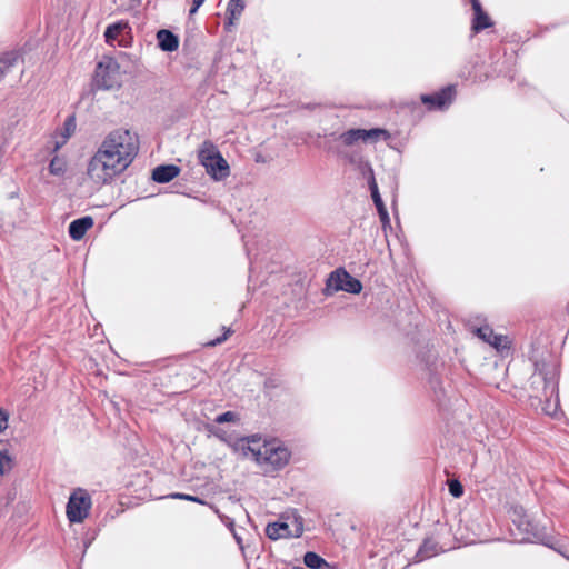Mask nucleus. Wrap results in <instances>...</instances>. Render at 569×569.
Here are the masks:
<instances>
[{
	"mask_svg": "<svg viewBox=\"0 0 569 569\" xmlns=\"http://www.w3.org/2000/svg\"><path fill=\"white\" fill-rule=\"evenodd\" d=\"M138 150L137 134L127 129L110 132L88 163L89 178L97 184L108 183L131 164Z\"/></svg>",
	"mask_w": 569,
	"mask_h": 569,
	"instance_id": "nucleus-1",
	"label": "nucleus"
},
{
	"mask_svg": "<svg viewBox=\"0 0 569 569\" xmlns=\"http://www.w3.org/2000/svg\"><path fill=\"white\" fill-rule=\"evenodd\" d=\"M239 443L243 453L251 452L254 460L263 467L266 473L282 469L288 465L291 457L288 448L276 441L264 442L258 448L252 447L248 438L240 439Z\"/></svg>",
	"mask_w": 569,
	"mask_h": 569,
	"instance_id": "nucleus-2",
	"label": "nucleus"
},
{
	"mask_svg": "<svg viewBox=\"0 0 569 569\" xmlns=\"http://www.w3.org/2000/svg\"><path fill=\"white\" fill-rule=\"evenodd\" d=\"M558 365L553 361H536L532 385L542 383V392L546 398L543 411L548 416H555L559 406L558 400Z\"/></svg>",
	"mask_w": 569,
	"mask_h": 569,
	"instance_id": "nucleus-3",
	"label": "nucleus"
},
{
	"mask_svg": "<svg viewBox=\"0 0 569 569\" xmlns=\"http://www.w3.org/2000/svg\"><path fill=\"white\" fill-rule=\"evenodd\" d=\"M512 535L520 542H540L548 545L549 536L545 528L531 521L521 507H516L511 515Z\"/></svg>",
	"mask_w": 569,
	"mask_h": 569,
	"instance_id": "nucleus-4",
	"label": "nucleus"
},
{
	"mask_svg": "<svg viewBox=\"0 0 569 569\" xmlns=\"http://www.w3.org/2000/svg\"><path fill=\"white\" fill-rule=\"evenodd\" d=\"M200 163L211 178L217 181L226 179L230 174V167L220 151L209 141H204L198 154Z\"/></svg>",
	"mask_w": 569,
	"mask_h": 569,
	"instance_id": "nucleus-5",
	"label": "nucleus"
},
{
	"mask_svg": "<svg viewBox=\"0 0 569 569\" xmlns=\"http://www.w3.org/2000/svg\"><path fill=\"white\" fill-rule=\"evenodd\" d=\"M92 500L83 488H77L69 497L66 507L67 518L71 523L82 522L90 513Z\"/></svg>",
	"mask_w": 569,
	"mask_h": 569,
	"instance_id": "nucleus-6",
	"label": "nucleus"
},
{
	"mask_svg": "<svg viewBox=\"0 0 569 569\" xmlns=\"http://www.w3.org/2000/svg\"><path fill=\"white\" fill-rule=\"evenodd\" d=\"M119 64L112 58L100 61L94 71L93 82L98 89L109 90L119 86Z\"/></svg>",
	"mask_w": 569,
	"mask_h": 569,
	"instance_id": "nucleus-7",
	"label": "nucleus"
},
{
	"mask_svg": "<svg viewBox=\"0 0 569 569\" xmlns=\"http://www.w3.org/2000/svg\"><path fill=\"white\" fill-rule=\"evenodd\" d=\"M362 289L360 280L352 277L343 268L332 271L326 281L327 291H346L349 293H359Z\"/></svg>",
	"mask_w": 569,
	"mask_h": 569,
	"instance_id": "nucleus-8",
	"label": "nucleus"
},
{
	"mask_svg": "<svg viewBox=\"0 0 569 569\" xmlns=\"http://www.w3.org/2000/svg\"><path fill=\"white\" fill-rule=\"evenodd\" d=\"M456 90L453 86H447L438 92L431 94H421L420 99L428 110L447 109L453 101Z\"/></svg>",
	"mask_w": 569,
	"mask_h": 569,
	"instance_id": "nucleus-9",
	"label": "nucleus"
},
{
	"mask_svg": "<svg viewBox=\"0 0 569 569\" xmlns=\"http://www.w3.org/2000/svg\"><path fill=\"white\" fill-rule=\"evenodd\" d=\"M93 223H94L93 218L90 216H84V217L73 220L69 224V230H68L70 238L74 241L81 240L84 237L86 232L90 228H92Z\"/></svg>",
	"mask_w": 569,
	"mask_h": 569,
	"instance_id": "nucleus-10",
	"label": "nucleus"
},
{
	"mask_svg": "<svg viewBox=\"0 0 569 569\" xmlns=\"http://www.w3.org/2000/svg\"><path fill=\"white\" fill-rule=\"evenodd\" d=\"M158 47L164 52H173L179 48V37L171 30L160 29L156 34Z\"/></svg>",
	"mask_w": 569,
	"mask_h": 569,
	"instance_id": "nucleus-11",
	"label": "nucleus"
},
{
	"mask_svg": "<svg viewBox=\"0 0 569 569\" xmlns=\"http://www.w3.org/2000/svg\"><path fill=\"white\" fill-rule=\"evenodd\" d=\"M180 171L176 164H160L152 170V180L157 183H168L178 177Z\"/></svg>",
	"mask_w": 569,
	"mask_h": 569,
	"instance_id": "nucleus-12",
	"label": "nucleus"
},
{
	"mask_svg": "<svg viewBox=\"0 0 569 569\" xmlns=\"http://www.w3.org/2000/svg\"><path fill=\"white\" fill-rule=\"evenodd\" d=\"M471 7L475 13L472 21V30L479 32L483 29L491 27V21L488 14L483 11L479 0H471Z\"/></svg>",
	"mask_w": 569,
	"mask_h": 569,
	"instance_id": "nucleus-13",
	"label": "nucleus"
},
{
	"mask_svg": "<svg viewBox=\"0 0 569 569\" xmlns=\"http://www.w3.org/2000/svg\"><path fill=\"white\" fill-rule=\"evenodd\" d=\"M443 551L445 549L441 548L436 540H433L432 538H427L423 540L422 545L418 549L416 553V559L417 561H423Z\"/></svg>",
	"mask_w": 569,
	"mask_h": 569,
	"instance_id": "nucleus-14",
	"label": "nucleus"
},
{
	"mask_svg": "<svg viewBox=\"0 0 569 569\" xmlns=\"http://www.w3.org/2000/svg\"><path fill=\"white\" fill-rule=\"evenodd\" d=\"M362 172L365 176H368V184L371 192V198L376 208L385 207V203L380 197L378 184L375 179L373 169L370 163L366 162L362 167Z\"/></svg>",
	"mask_w": 569,
	"mask_h": 569,
	"instance_id": "nucleus-15",
	"label": "nucleus"
},
{
	"mask_svg": "<svg viewBox=\"0 0 569 569\" xmlns=\"http://www.w3.org/2000/svg\"><path fill=\"white\" fill-rule=\"evenodd\" d=\"M131 28L127 21H118L109 24L104 31V40L108 44H113L123 33H129Z\"/></svg>",
	"mask_w": 569,
	"mask_h": 569,
	"instance_id": "nucleus-16",
	"label": "nucleus"
},
{
	"mask_svg": "<svg viewBox=\"0 0 569 569\" xmlns=\"http://www.w3.org/2000/svg\"><path fill=\"white\" fill-rule=\"evenodd\" d=\"M244 8L246 0H229L226 10V16L228 19V22L226 23L227 29L233 26L234 21H237L241 17Z\"/></svg>",
	"mask_w": 569,
	"mask_h": 569,
	"instance_id": "nucleus-17",
	"label": "nucleus"
},
{
	"mask_svg": "<svg viewBox=\"0 0 569 569\" xmlns=\"http://www.w3.org/2000/svg\"><path fill=\"white\" fill-rule=\"evenodd\" d=\"M266 535L271 540H278L291 537V530L287 522H272L266 527Z\"/></svg>",
	"mask_w": 569,
	"mask_h": 569,
	"instance_id": "nucleus-18",
	"label": "nucleus"
},
{
	"mask_svg": "<svg viewBox=\"0 0 569 569\" xmlns=\"http://www.w3.org/2000/svg\"><path fill=\"white\" fill-rule=\"evenodd\" d=\"M21 54L17 50L3 52L0 54V81L9 72V70L17 64Z\"/></svg>",
	"mask_w": 569,
	"mask_h": 569,
	"instance_id": "nucleus-19",
	"label": "nucleus"
},
{
	"mask_svg": "<svg viewBox=\"0 0 569 569\" xmlns=\"http://www.w3.org/2000/svg\"><path fill=\"white\" fill-rule=\"evenodd\" d=\"M476 332H477V336L480 339H482L483 341H486L487 343H489L496 348L500 347L502 337L496 335L490 327H488V326L480 327L476 330Z\"/></svg>",
	"mask_w": 569,
	"mask_h": 569,
	"instance_id": "nucleus-20",
	"label": "nucleus"
},
{
	"mask_svg": "<svg viewBox=\"0 0 569 569\" xmlns=\"http://www.w3.org/2000/svg\"><path fill=\"white\" fill-rule=\"evenodd\" d=\"M362 137L363 142H376L380 138L387 140L390 138V133L387 130L380 128H372L369 130L362 129Z\"/></svg>",
	"mask_w": 569,
	"mask_h": 569,
	"instance_id": "nucleus-21",
	"label": "nucleus"
},
{
	"mask_svg": "<svg viewBox=\"0 0 569 569\" xmlns=\"http://www.w3.org/2000/svg\"><path fill=\"white\" fill-rule=\"evenodd\" d=\"M303 563L310 569H321L323 566H328L322 557L312 551L306 552L303 556Z\"/></svg>",
	"mask_w": 569,
	"mask_h": 569,
	"instance_id": "nucleus-22",
	"label": "nucleus"
},
{
	"mask_svg": "<svg viewBox=\"0 0 569 569\" xmlns=\"http://www.w3.org/2000/svg\"><path fill=\"white\" fill-rule=\"evenodd\" d=\"M219 516V518L221 519V521L224 523V526L229 529V531L232 533L237 545L239 546V548L241 550H243V540L241 538V536L238 533L237 529H236V523H234V520L228 516H224V515H221L219 512V510L216 511Z\"/></svg>",
	"mask_w": 569,
	"mask_h": 569,
	"instance_id": "nucleus-23",
	"label": "nucleus"
},
{
	"mask_svg": "<svg viewBox=\"0 0 569 569\" xmlns=\"http://www.w3.org/2000/svg\"><path fill=\"white\" fill-rule=\"evenodd\" d=\"M340 140L346 146H352L357 141H363L362 129H350L340 134Z\"/></svg>",
	"mask_w": 569,
	"mask_h": 569,
	"instance_id": "nucleus-24",
	"label": "nucleus"
},
{
	"mask_svg": "<svg viewBox=\"0 0 569 569\" xmlns=\"http://www.w3.org/2000/svg\"><path fill=\"white\" fill-rule=\"evenodd\" d=\"M67 164L62 158L53 157L49 163V172L57 177H62L66 173Z\"/></svg>",
	"mask_w": 569,
	"mask_h": 569,
	"instance_id": "nucleus-25",
	"label": "nucleus"
},
{
	"mask_svg": "<svg viewBox=\"0 0 569 569\" xmlns=\"http://www.w3.org/2000/svg\"><path fill=\"white\" fill-rule=\"evenodd\" d=\"M167 498L192 501V502H197L199 505H207V502L203 499H201L200 497L188 495V493L173 492V493L168 495Z\"/></svg>",
	"mask_w": 569,
	"mask_h": 569,
	"instance_id": "nucleus-26",
	"label": "nucleus"
},
{
	"mask_svg": "<svg viewBox=\"0 0 569 569\" xmlns=\"http://www.w3.org/2000/svg\"><path fill=\"white\" fill-rule=\"evenodd\" d=\"M12 467V460L7 450L0 451V475L7 473Z\"/></svg>",
	"mask_w": 569,
	"mask_h": 569,
	"instance_id": "nucleus-27",
	"label": "nucleus"
},
{
	"mask_svg": "<svg viewBox=\"0 0 569 569\" xmlns=\"http://www.w3.org/2000/svg\"><path fill=\"white\" fill-rule=\"evenodd\" d=\"M76 130V118L74 116H69L63 123V132L62 136L64 140H67Z\"/></svg>",
	"mask_w": 569,
	"mask_h": 569,
	"instance_id": "nucleus-28",
	"label": "nucleus"
},
{
	"mask_svg": "<svg viewBox=\"0 0 569 569\" xmlns=\"http://www.w3.org/2000/svg\"><path fill=\"white\" fill-rule=\"evenodd\" d=\"M448 489L450 495L455 498H460L463 495V487L457 479L449 481Z\"/></svg>",
	"mask_w": 569,
	"mask_h": 569,
	"instance_id": "nucleus-29",
	"label": "nucleus"
},
{
	"mask_svg": "<svg viewBox=\"0 0 569 569\" xmlns=\"http://www.w3.org/2000/svg\"><path fill=\"white\" fill-rule=\"evenodd\" d=\"M238 420H239L238 415L233 411H226L221 415H218L214 418L216 423L236 422Z\"/></svg>",
	"mask_w": 569,
	"mask_h": 569,
	"instance_id": "nucleus-30",
	"label": "nucleus"
},
{
	"mask_svg": "<svg viewBox=\"0 0 569 569\" xmlns=\"http://www.w3.org/2000/svg\"><path fill=\"white\" fill-rule=\"evenodd\" d=\"M223 329H224V333L222 336L217 337L216 339L209 341L207 343V346L214 347V346H218V345H221L222 342H224L228 339V337L231 335L232 331L230 328H227V329L223 328Z\"/></svg>",
	"mask_w": 569,
	"mask_h": 569,
	"instance_id": "nucleus-31",
	"label": "nucleus"
},
{
	"mask_svg": "<svg viewBox=\"0 0 569 569\" xmlns=\"http://www.w3.org/2000/svg\"><path fill=\"white\" fill-rule=\"evenodd\" d=\"M377 210H378V213H379L381 222L383 224H389L390 223V218H389V213L387 211V208L386 207H381V208H377Z\"/></svg>",
	"mask_w": 569,
	"mask_h": 569,
	"instance_id": "nucleus-32",
	"label": "nucleus"
},
{
	"mask_svg": "<svg viewBox=\"0 0 569 569\" xmlns=\"http://www.w3.org/2000/svg\"><path fill=\"white\" fill-rule=\"evenodd\" d=\"M377 210H378V213H379L381 222L383 224H389L390 223V218H389V213L387 211V208L386 207H381V208H377Z\"/></svg>",
	"mask_w": 569,
	"mask_h": 569,
	"instance_id": "nucleus-33",
	"label": "nucleus"
},
{
	"mask_svg": "<svg viewBox=\"0 0 569 569\" xmlns=\"http://www.w3.org/2000/svg\"><path fill=\"white\" fill-rule=\"evenodd\" d=\"M8 427V413L0 409V432L4 431Z\"/></svg>",
	"mask_w": 569,
	"mask_h": 569,
	"instance_id": "nucleus-34",
	"label": "nucleus"
},
{
	"mask_svg": "<svg viewBox=\"0 0 569 569\" xmlns=\"http://www.w3.org/2000/svg\"><path fill=\"white\" fill-rule=\"evenodd\" d=\"M204 1H200L199 3H197V0H192V6L189 10V14L192 16L194 14L199 8L203 4Z\"/></svg>",
	"mask_w": 569,
	"mask_h": 569,
	"instance_id": "nucleus-35",
	"label": "nucleus"
},
{
	"mask_svg": "<svg viewBox=\"0 0 569 569\" xmlns=\"http://www.w3.org/2000/svg\"><path fill=\"white\" fill-rule=\"evenodd\" d=\"M209 431H210V432H212L214 436H217V437H219V438L223 439V438H222V435H221V430H220V429H218V428H213V427H210V428H209Z\"/></svg>",
	"mask_w": 569,
	"mask_h": 569,
	"instance_id": "nucleus-36",
	"label": "nucleus"
}]
</instances>
